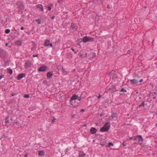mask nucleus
I'll return each mask as SVG.
<instances>
[{
    "label": "nucleus",
    "mask_w": 157,
    "mask_h": 157,
    "mask_svg": "<svg viewBox=\"0 0 157 157\" xmlns=\"http://www.w3.org/2000/svg\"><path fill=\"white\" fill-rule=\"evenodd\" d=\"M81 99V97H79L77 95H74L71 98L70 101V103L73 106L77 107L78 106V103L76 100L80 101Z\"/></svg>",
    "instance_id": "1"
},
{
    "label": "nucleus",
    "mask_w": 157,
    "mask_h": 157,
    "mask_svg": "<svg viewBox=\"0 0 157 157\" xmlns=\"http://www.w3.org/2000/svg\"><path fill=\"white\" fill-rule=\"evenodd\" d=\"M134 140H138V144L141 146H143V142L144 139L142 136L140 135H138L134 138Z\"/></svg>",
    "instance_id": "2"
},
{
    "label": "nucleus",
    "mask_w": 157,
    "mask_h": 157,
    "mask_svg": "<svg viewBox=\"0 0 157 157\" xmlns=\"http://www.w3.org/2000/svg\"><path fill=\"white\" fill-rule=\"evenodd\" d=\"M110 124L109 123H106L101 128L100 131L101 132H105L108 131L109 128Z\"/></svg>",
    "instance_id": "3"
},
{
    "label": "nucleus",
    "mask_w": 157,
    "mask_h": 157,
    "mask_svg": "<svg viewBox=\"0 0 157 157\" xmlns=\"http://www.w3.org/2000/svg\"><path fill=\"white\" fill-rule=\"evenodd\" d=\"M94 39L92 37H89L88 36H85L82 38V42L86 43L89 42H93L94 41Z\"/></svg>",
    "instance_id": "4"
},
{
    "label": "nucleus",
    "mask_w": 157,
    "mask_h": 157,
    "mask_svg": "<svg viewBox=\"0 0 157 157\" xmlns=\"http://www.w3.org/2000/svg\"><path fill=\"white\" fill-rule=\"evenodd\" d=\"M32 65V63L29 61H27L25 64V68L27 69L31 67Z\"/></svg>",
    "instance_id": "5"
},
{
    "label": "nucleus",
    "mask_w": 157,
    "mask_h": 157,
    "mask_svg": "<svg viewBox=\"0 0 157 157\" xmlns=\"http://www.w3.org/2000/svg\"><path fill=\"white\" fill-rule=\"evenodd\" d=\"M47 69V67L45 66H43L40 67L38 69L39 71H45Z\"/></svg>",
    "instance_id": "6"
},
{
    "label": "nucleus",
    "mask_w": 157,
    "mask_h": 157,
    "mask_svg": "<svg viewBox=\"0 0 157 157\" xmlns=\"http://www.w3.org/2000/svg\"><path fill=\"white\" fill-rule=\"evenodd\" d=\"M50 41L49 40H47L45 41L44 43V45L46 46H50V47H52V44L50 43Z\"/></svg>",
    "instance_id": "7"
},
{
    "label": "nucleus",
    "mask_w": 157,
    "mask_h": 157,
    "mask_svg": "<svg viewBox=\"0 0 157 157\" xmlns=\"http://www.w3.org/2000/svg\"><path fill=\"white\" fill-rule=\"evenodd\" d=\"M25 74H19L17 76V78L18 80H20L22 78L25 77Z\"/></svg>",
    "instance_id": "8"
},
{
    "label": "nucleus",
    "mask_w": 157,
    "mask_h": 157,
    "mask_svg": "<svg viewBox=\"0 0 157 157\" xmlns=\"http://www.w3.org/2000/svg\"><path fill=\"white\" fill-rule=\"evenodd\" d=\"M97 132L96 129L92 127L90 129V132L92 134H94Z\"/></svg>",
    "instance_id": "9"
},
{
    "label": "nucleus",
    "mask_w": 157,
    "mask_h": 157,
    "mask_svg": "<svg viewBox=\"0 0 157 157\" xmlns=\"http://www.w3.org/2000/svg\"><path fill=\"white\" fill-rule=\"evenodd\" d=\"M130 82L133 84H136L138 83V81L135 79L131 80Z\"/></svg>",
    "instance_id": "10"
},
{
    "label": "nucleus",
    "mask_w": 157,
    "mask_h": 157,
    "mask_svg": "<svg viewBox=\"0 0 157 157\" xmlns=\"http://www.w3.org/2000/svg\"><path fill=\"white\" fill-rule=\"evenodd\" d=\"M71 28L72 29H77L78 26L75 23H72L71 25Z\"/></svg>",
    "instance_id": "11"
},
{
    "label": "nucleus",
    "mask_w": 157,
    "mask_h": 157,
    "mask_svg": "<svg viewBox=\"0 0 157 157\" xmlns=\"http://www.w3.org/2000/svg\"><path fill=\"white\" fill-rule=\"evenodd\" d=\"M53 76L52 74L50 72H48L47 74V76L48 78H51Z\"/></svg>",
    "instance_id": "12"
},
{
    "label": "nucleus",
    "mask_w": 157,
    "mask_h": 157,
    "mask_svg": "<svg viewBox=\"0 0 157 157\" xmlns=\"http://www.w3.org/2000/svg\"><path fill=\"white\" fill-rule=\"evenodd\" d=\"M44 151L41 150L39 151L38 155L40 156H44Z\"/></svg>",
    "instance_id": "13"
},
{
    "label": "nucleus",
    "mask_w": 157,
    "mask_h": 157,
    "mask_svg": "<svg viewBox=\"0 0 157 157\" xmlns=\"http://www.w3.org/2000/svg\"><path fill=\"white\" fill-rule=\"evenodd\" d=\"M37 8L40 9L42 11H43V6L41 4H39L36 6Z\"/></svg>",
    "instance_id": "14"
},
{
    "label": "nucleus",
    "mask_w": 157,
    "mask_h": 157,
    "mask_svg": "<svg viewBox=\"0 0 157 157\" xmlns=\"http://www.w3.org/2000/svg\"><path fill=\"white\" fill-rule=\"evenodd\" d=\"M16 45L18 46H21L22 44V42L20 40H17L15 42Z\"/></svg>",
    "instance_id": "15"
},
{
    "label": "nucleus",
    "mask_w": 157,
    "mask_h": 157,
    "mask_svg": "<svg viewBox=\"0 0 157 157\" xmlns=\"http://www.w3.org/2000/svg\"><path fill=\"white\" fill-rule=\"evenodd\" d=\"M78 55H79V56L80 57H83L84 55V52L83 51H82V50H81V51L79 54H78Z\"/></svg>",
    "instance_id": "16"
},
{
    "label": "nucleus",
    "mask_w": 157,
    "mask_h": 157,
    "mask_svg": "<svg viewBox=\"0 0 157 157\" xmlns=\"http://www.w3.org/2000/svg\"><path fill=\"white\" fill-rule=\"evenodd\" d=\"M85 155V154L83 152H81L79 153V157H84Z\"/></svg>",
    "instance_id": "17"
},
{
    "label": "nucleus",
    "mask_w": 157,
    "mask_h": 157,
    "mask_svg": "<svg viewBox=\"0 0 157 157\" xmlns=\"http://www.w3.org/2000/svg\"><path fill=\"white\" fill-rule=\"evenodd\" d=\"M7 71L11 75L12 74L13 71L10 68H8L7 69Z\"/></svg>",
    "instance_id": "18"
},
{
    "label": "nucleus",
    "mask_w": 157,
    "mask_h": 157,
    "mask_svg": "<svg viewBox=\"0 0 157 157\" xmlns=\"http://www.w3.org/2000/svg\"><path fill=\"white\" fill-rule=\"evenodd\" d=\"M53 5L52 4H51L48 7V10H51L52 7L53 6Z\"/></svg>",
    "instance_id": "19"
},
{
    "label": "nucleus",
    "mask_w": 157,
    "mask_h": 157,
    "mask_svg": "<svg viewBox=\"0 0 157 157\" xmlns=\"http://www.w3.org/2000/svg\"><path fill=\"white\" fill-rule=\"evenodd\" d=\"M120 91L121 92H126V90L124 89V88H122L121 89V90Z\"/></svg>",
    "instance_id": "20"
},
{
    "label": "nucleus",
    "mask_w": 157,
    "mask_h": 157,
    "mask_svg": "<svg viewBox=\"0 0 157 157\" xmlns=\"http://www.w3.org/2000/svg\"><path fill=\"white\" fill-rule=\"evenodd\" d=\"M10 32V30L9 29H7L5 30V32L7 34Z\"/></svg>",
    "instance_id": "21"
},
{
    "label": "nucleus",
    "mask_w": 157,
    "mask_h": 157,
    "mask_svg": "<svg viewBox=\"0 0 157 157\" xmlns=\"http://www.w3.org/2000/svg\"><path fill=\"white\" fill-rule=\"evenodd\" d=\"M36 21L39 24H41V21L39 19L36 20Z\"/></svg>",
    "instance_id": "22"
},
{
    "label": "nucleus",
    "mask_w": 157,
    "mask_h": 157,
    "mask_svg": "<svg viewBox=\"0 0 157 157\" xmlns=\"http://www.w3.org/2000/svg\"><path fill=\"white\" fill-rule=\"evenodd\" d=\"M24 97L25 98H29V95L28 94H26L24 95Z\"/></svg>",
    "instance_id": "23"
},
{
    "label": "nucleus",
    "mask_w": 157,
    "mask_h": 157,
    "mask_svg": "<svg viewBox=\"0 0 157 157\" xmlns=\"http://www.w3.org/2000/svg\"><path fill=\"white\" fill-rule=\"evenodd\" d=\"M144 102H142L141 103V105H140V107L141 106H144Z\"/></svg>",
    "instance_id": "24"
},
{
    "label": "nucleus",
    "mask_w": 157,
    "mask_h": 157,
    "mask_svg": "<svg viewBox=\"0 0 157 157\" xmlns=\"http://www.w3.org/2000/svg\"><path fill=\"white\" fill-rule=\"evenodd\" d=\"M109 147L111 145L113 146V144L112 143L110 142L109 143Z\"/></svg>",
    "instance_id": "25"
},
{
    "label": "nucleus",
    "mask_w": 157,
    "mask_h": 157,
    "mask_svg": "<svg viewBox=\"0 0 157 157\" xmlns=\"http://www.w3.org/2000/svg\"><path fill=\"white\" fill-rule=\"evenodd\" d=\"M75 117V115H74V114L71 115V117L72 118H74Z\"/></svg>",
    "instance_id": "26"
},
{
    "label": "nucleus",
    "mask_w": 157,
    "mask_h": 157,
    "mask_svg": "<svg viewBox=\"0 0 157 157\" xmlns=\"http://www.w3.org/2000/svg\"><path fill=\"white\" fill-rule=\"evenodd\" d=\"M122 145L123 146H126V143L125 142H124L123 144H122Z\"/></svg>",
    "instance_id": "27"
},
{
    "label": "nucleus",
    "mask_w": 157,
    "mask_h": 157,
    "mask_svg": "<svg viewBox=\"0 0 157 157\" xmlns=\"http://www.w3.org/2000/svg\"><path fill=\"white\" fill-rule=\"evenodd\" d=\"M135 137H129V139L130 140H132L133 139L134 140V138Z\"/></svg>",
    "instance_id": "28"
},
{
    "label": "nucleus",
    "mask_w": 157,
    "mask_h": 157,
    "mask_svg": "<svg viewBox=\"0 0 157 157\" xmlns=\"http://www.w3.org/2000/svg\"><path fill=\"white\" fill-rule=\"evenodd\" d=\"M101 97V96L100 94H99V96L98 97V99L100 98Z\"/></svg>",
    "instance_id": "29"
},
{
    "label": "nucleus",
    "mask_w": 157,
    "mask_h": 157,
    "mask_svg": "<svg viewBox=\"0 0 157 157\" xmlns=\"http://www.w3.org/2000/svg\"><path fill=\"white\" fill-rule=\"evenodd\" d=\"M28 155L27 154H25L24 155V156L25 157H28Z\"/></svg>",
    "instance_id": "30"
},
{
    "label": "nucleus",
    "mask_w": 157,
    "mask_h": 157,
    "mask_svg": "<svg viewBox=\"0 0 157 157\" xmlns=\"http://www.w3.org/2000/svg\"><path fill=\"white\" fill-rule=\"evenodd\" d=\"M3 77V75H2L0 76V80L1 79V78H2Z\"/></svg>",
    "instance_id": "31"
},
{
    "label": "nucleus",
    "mask_w": 157,
    "mask_h": 157,
    "mask_svg": "<svg viewBox=\"0 0 157 157\" xmlns=\"http://www.w3.org/2000/svg\"><path fill=\"white\" fill-rule=\"evenodd\" d=\"M112 117H115V114H113V115H112Z\"/></svg>",
    "instance_id": "32"
},
{
    "label": "nucleus",
    "mask_w": 157,
    "mask_h": 157,
    "mask_svg": "<svg viewBox=\"0 0 157 157\" xmlns=\"http://www.w3.org/2000/svg\"><path fill=\"white\" fill-rule=\"evenodd\" d=\"M38 56V55H33V57H37Z\"/></svg>",
    "instance_id": "33"
},
{
    "label": "nucleus",
    "mask_w": 157,
    "mask_h": 157,
    "mask_svg": "<svg viewBox=\"0 0 157 157\" xmlns=\"http://www.w3.org/2000/svg\"><path fill=\"white\" fill-rule=\"evenodd\" d=\"M21 30H23L24 29V28L23 27H21Z\"/></svg>",
    "instance_id": "34"
},
{
    "label": "nucleus",
    "mask_w": 157,
    "mask_h": 157,
    "mask_svg": "<svg viewBox=\"0 0 157 157\" xmlns=\"http://www.w3.org/2000/svg\"><path fill=\"white\" fill-rule=\"evenodd\" d=\"M143 79H140V81H139V82H143Z\"/></svg>",
    "instance_id": "35"
},
{
    "label": "nucleus",
    "mask_w": 157,
    "mask_h": 157,
    "mask_svg": "<svg viewBox=\"0 0 157 157\" xmlns=\"http://www.w3.org/2000/svg\"><path fill=\"white\" fill-rule=\"evenodd\" d=\"M84 111V109H82L81 110V112H83Z\"/></svg>",
    "instance_id": "36"
},
{
    "label": "nucleus",
    "mask_w": 157,
    "mask_h": 157,
    "mask_svg": "<svg viewBox=\"0 0 157 157\" xmlns=\"http://www.w3.org/2000/svg\"><path fill=\"white\" fill-rule=\"evenodd\" d=\"M96 57V54H94V55H93V57H94V58H95V57Z\"/></svg>",
    "instance_id": "37"
},
{
    "label": "nucleus",
    "mask_w": 157,
    "mask_h": 157,
    "mask_svg": "<svg viewBox=\"0 0 157 157\" xmlns=\"http://www.w3.org/2000/svg\"><path fill=\"white\" fill-rule=\"evenodd\" d=\"M7 118H7L6 119V123H7L9 122L8 121H7Z\"/></svg>",
    "instance_id": "38"
},
{
    "label": "nucleus",
    "mask_w": 157,
    "mask_h": 157,
    "mask_svg": "<svg viewBox=\"0 0 157 157\" xmlns=\"http://www.w3.org/2000/svg\"><path fill=\"white\" fill-rule=\"evenodd\" d=\"M130 52V50H128L127 51V53H129Z\"/></svg>",
    "instance_id": "39"
},
{
    "label": "nucleus",
    "mask_w": 157,
    "mask_h": 157,
    "mask_svg": "<svg viewBox=\"0 0 157 157\" xmlns=\"http://www.w3.org/2000/svg\"><path fill=\"white\" fill-rule=\"evenodd\" d=\"M87 53H85V57H86V56H87Z\"/></svg>",
    "instance_id": "40"
},
{
    "label": "nucleus",
    "mask_w": 157,
    "mask_h": 157,
    "mask_svg": "<svg viewBox=\"0 0 157 157\" xmlns=\"http://www.w3.org/2000/svg\"><path fill=\"white\" fill-rule=\"evenodd\" d=\"M71 50H72L74 52V51H75V50H74L73 48H71Z\"/></svg>",
    "instance_id": "41"
},
{
    "label": "nucleus",
    "mask_w": 157,
    "mask_h": 157,
    "mask_svg": "<svg viewBox=\"0 0 157 157\" xmlns=\"http://www.w3.org/2000/svg\"><path fill=\"white\" fill-rule=\"evenodd\" d=\"M0 56L1 57H2V58H3V57L2 55L1 54H0Z\"/></svg>",
    "instance_id": "42"
},
{
    "label": "nucleus",
    "mask_w": 157,
    "mask_h": 157,
    "mask_svg": "<svg viewBox=\"0 0 157 157\" xmlns=\"http://www.w3.org/2000/svg\"><path fill=\"white\" fill-rule=\"evenodd\" d=\"M54 18H55V17L54 16H53V17H52V19H53Z\"/></svg>",
    "instance_id": "43"
},
{
    "label": "nucleus",
    "mask_w": 157,
    "mask_h": 157,
    "mask_svg": "<svg viewBox=\"0 0 157 157\" xmlns=\"http://www.w3.org/2000/svg\"><path fill=\"white\" fill-rule=\"evenodd\" d=\"M55 121V120H54L52 121V122L53 123Z\"/></svg>",
    "instance_id": "44"
},
{
    "label": "nucleus",
    "mask_w": 157,
    "mask_h": 157,
    "mask_svg": "<svg viewBox=\"0 0 157 157\" xmlns=\"http://www.w3.org/2000/svg\"><path fill=\"white\" fill-rule=\"evenodd\" d=\"M107 7L108 8H109V5H108L107 6Z\"/></svg>",
    "instance_id": "45"
},
{
    "label": "nucleus",
    "mask_w": 157,
    "mask_h": 157,
    "mask_svg": "<svg viewBox=\"0 0 157 157\" xmlns=\"http://www.w3.org/2000/svg\"><path fill=\"white\" fill-rule=\"evenodd\" d=\"M12 96H14V94H12Z\"/></svg>",
    "instance_id": "46"
},
{
    "label": "nucleus",
    "mask_w": 157,
    "mask_h": 157,
    "mask_svg": "<svg viewBox=\"0 0 157 157\" xmlns=\"http://www.w3.org/2000/svg\"><path fill=\"white\" fill-rule=\"evenodd\" d=\"M15 123L16 124H17V122H15Z\"/></svg>",
    "instance_id": "47"
},
{
    "label": "nucleus",
    "mask_w": 157,
    "mask_h": 157,
    "mask_svg": "<svg viewBox=\"0 0 157 157\" xmlns=\"http://www.w3.org/2000/svg\"><path fill=\"white\" fill-rule=\"evenodd\" d=\"M7 45H8V44H6V46H7Z\"/></svg>",
    "instance_id": "48"
},
{
    "label": "nucleus",
    "mask_w": 157,
    "mask_h": 157,
    "mask_svg": "<svg viewBox=\"0 0 157 157\" xmlns=\"http://www.w3.org/2000/svg\"><path fill=\"white\" fill-rule=\"evenodd\" d=\"M156 97H154V98H155Z\"/></svg>",
    "instance_id": "49"
},
{
    "label": "nucleus",
    "mask_w": 157,
    "mask_h": 157,
    "mask_svg": "<svg viewBox=\"0 0 157 157\" xmlns=\"http://www.w3.org/2000/svg\"><path fill=\"white\" fill-rule=\"evenodd\" d=\"M74 52L76 54V52H75V51Z\"/></svg>",
    "instance_id": "50"
},
{
    "label": "nucleus",
    "mask_w": 157,
    "mask_h": 157,
    "mask_svg": "<svg viewBox=\"0 0 157 157\" xmlns=\"http://www.w3.org/2000/svg\"><path fill=\"white\" fill-rule=\"evenodd\" d=\"M67 150H66V152H67Z\"/></svg>",
    "instance_id": "51"
},
{
    "label": "nucleus",
    "mask_w": 157,
    "mask_h": 157,
    "mask_svg": "<svg viewBox=\"0 0 157 157\" xmlns=\"http://www.w3.org/2000/svg\"><path fill=\"white\" fill-rule=\"evenodd\" d=\"M1 139V138H0V140Z\"/></svg>",
    "instance_id": "52"
}]
</instances>
